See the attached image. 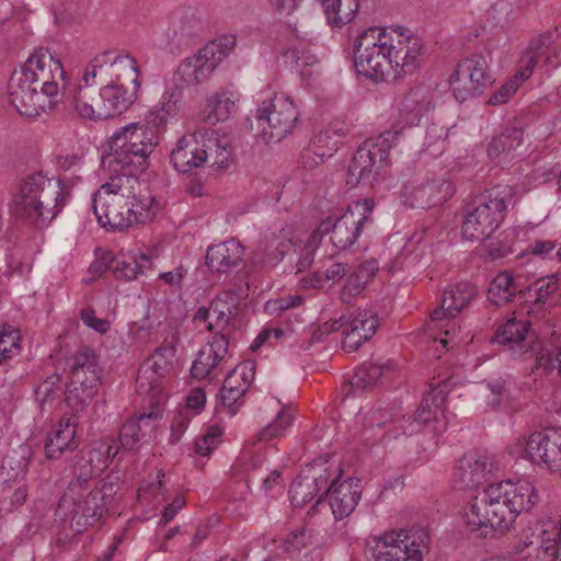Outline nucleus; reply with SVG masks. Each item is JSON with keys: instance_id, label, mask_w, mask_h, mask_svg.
I'll list each match as a JSON object with an SVG mask.
<instances>
[{"instance_id": "nucleus-60", "label": "nucleus", "mask_w": 561, "mask_h": 561, "mask_svg": "<svg viewBox=\"0 0 561 561\" xmlns=\"http://www.w3.org/2000/svg\"><path fill=\"white\" fill-rule=\"evenodd\" d=\"M368 280L357 272L351 274L343 286L342 300L348 302L351 298L359 295Z\"/></svg>"}, {"instance_id": "nucleus-50", "label": "nucleus", "mask_w": 561, "mask_h": 561, "mask_svg": "<svg viewBox=\"0 0 561 561\" xmlns=\"http://www.w3.org/2000/svg\"><path fill=\"white\" fill-rule=\"evenodd\" d=\"M174 359L175 347L173 345H164L156 350L152 356L144 365H146L153 374L163 378L171 371Z\"/></svg>"}, {"instance_id": "nucleus-46", "label": "nucleus", "mask_w": 561, "mask_h": 561, "mask_svg": "<svg viewBox=\"0 0 561 561\" xmlns=\"http://www.w3.org/2000/svg\"><path fill=\"white\" fill-rule=\"evenodd\" d=\"M529 287H531V291L535 293L536 298L528 310V313L534 314V317L537 318L542 310H546L553 305L549 299L558 289L557 278L554 275H551L547 277V279H541Z\"/></svg>"}, {"instance_id": "nucleus-13", "label": "nucleus", "mask_w": 561, "mask_h": 561, "mask_svg": "<svg viewBox=\"0 0 561 561\" xmlns=\"http://www.w3.org/2000/svg\"><path fill=\"white\" fill-rule=\"evenodd\" d=\"M99 383L96 356L89 347H83L73 357L70 382L66 392L68 404L82 410L94 396Z\"/></svg>"}, {"instance_id": "nucleus-63", "label": "nucleus", "mask_w": 561, "mask_h": 561, "mask_svg": "<svg viewBox=\"0 0 561 561\" xmlns=\"http://www.w3.org/2000/svg\"><path fill=\"white\" fill-rule=\"evenodd\" d=\"M229 375L233 377L238 382L245 383L244 388L248 389L249 386L254 380L255 375V364L251 360L243 362L237 365Z\"/></svg>"}, {"instance_id": "nucleus-6", "label": "nucleus", "mask_w": 561, "mask_h": 561, "mask_svg": "<svg viewBox=\"0 0 561 561\" xmlns=\"http://www.w3.org/2000/svg\"><path fill=\"white\" fill-rule=\"evenodd\" d=\"M118 484L112 480L99 481L92 490H77L69 495L66 490L58 502V512L69 522L70 528L82 534L95 525L113 503Z\"/></svg>"}, {"instance_id": "nucleus-61", "label": "nucleus", "mask_w": 561, "mask_h": 561, "mask_svg": "<svg viewBox=\"0 0 561 561\" xmlns=\"http://www.w3.org/2000/svg\"><path fill=\"white\" fill-rule=\"evenodd\" d=\"M537 547V535L536 525L529 526L520 533L518 541L514 546L516 553L523 554L525 551L534 553V549Z\"/></svg>"}, {"instance_id": "nucleus-3", "label": "nucleus", "mask_w": 561, "mask_h": 561, "mask_svg": "<svg viewBox=\"0 0 561 561\" xmlns=\"http://www.w3.org/2000/svg\"><path fill=\"white\" fill-rule=\"evenodd\" d=\"M71 190L60 179L33 172L20 183L13 199L16 217L38 228L47 226L68 205Z\"/></svg>"}, {"instance_id": "nucleus-42", "label": "nucleus", "mask_w": 561, "mask_h": 561, "mask_svg": "<svg viewBox=\"0 0 561 561\" xmlns=\"http://www.w3.org/2000/svg\"><path fill=\"white\" fill-rule=\"evenodd\" d=\"M523 141V129L517 127L506 128L499 136L494 137L488 146V156L491 159H500L510 154Z\"/></svg>"}, {"instance_id": "nucleus-53", "label": "nucleus", "mask_w": 561, "mask_h": 561, "mask_svg": "<svg viewBox=\"0 0 561 561\" xmlns=\"http://www.w3.org/2000/svg\"><path fill=\"white\" fill-rule=\"evenodd\" d=\"M291 414L285 410L282 409L277 415L274 422L266 425L264 428H262L257 435L256 438L260 442H267L277 437H280L284 435L286 428L291 423Z\"/></svg>"}, {"instance_id": "nucleus-64", "label": "nucleus", "mask_w": 561, "mask_h": 561, "mask_svg": "<svg viewBox=\"0 0 561 561\" xmlns=\"http://www.w3.org/2000/svg\"><path fill=\"white\" fill-rule=\"evenodd\" d=\"M439 330L443 331V336L439 339V344L443 348H453L462 341V339L459 337L460 330L455 323L447 322L439 327Z\"/></svg>"}, {"instance_id": "nucleus-37", "label": "nucleus", "mask_w": 561, "mask_h": 561, "mask_svg": "<svg viewBox=\"0 0 561 561\" xmlns=\"http://www.w3.org/2000/svg\"><path fill=\"white\" fill-rule=\"evenodd\" d=\"M433 108L432 99L421 90H411L403 98L400 105V113L407 125H416L420 119Z\"/></svg>"}, {"instance_id": "nucleus-29", "label": "nucleus", "mask_w": 561, "mask_h": 561, "mask_svg": "<svg viewBox=\"0 0 561 561\" xmlns=\"http://www.w3.org/2000/svg\"><path fill=\"white\" fill-rule=\"evenodd\" d=\"M243 256V245L236 239H229L207 249L206 265L214 272L227 273L238 267Z\"/></svg>"}, {"instance_id": "nucleus-5", "label": "nucleus", "mask_w": 561, "mask_h": 561, "mask_svg": "<svg viewBox=\"0 0 561 561\" xmlns=\"http://www.w3.org/2000/svg\"><path fill=\"white\" fill-rule=\"evenodd\" d=\"M513 198L510 185H496L474 197L465 208L463 237L477 241L488 239L503 222Z\"/></svg>"}, {"instance_id": "nucleus-22", "label": "nucleus", "mask_w": 561, "mask_h": 561, "mask_svg": "<svg viewBox=\"0 0 561 561\" xmlns=\"http://www.w3.org/2000/svg\"><path fill=\"white\" fill-rule=\"evenodd\" d=\"M529 330V321L512 318L496 330L493 340L499 344L507 345L525 359L534 358L536 353L530 352L531 346L540 342L534 341V334Z\"/></svg>"}, {"instance_id": "nucleus-45", "label": "nucleus", "mask_w": 561, "mask_h": 561, "mask_svg": "<svg viewBox=\"0 0 561 561\" xmlns=\"http://www.w3.org/2000/svg\"><path fill=\"white\" fill-rule=\"evenodd\" d=\"M100 473L101 471L95 469L94 466L88 462L84 457L78 454L72 466L73 478L67 488V490H69L68 497L73 491L88 490L90 481L96 478Z\"/></svg>"}, {"instance_id": "nucleus-49", "label": "nucleus", "mask_w": 561, "mask_h": 561, "mask_svg": "<svg viewBox=\"0 0 561 561\" xmlns=\"http://www.w3.org/2000/svg\"><path fill=\"white\" fill-rule=\"evenodd\" d=\"M236 107L234 100L226 92L215 93L207 100L208 119L213 123L226 121Z\"/></svg>"}, {"instance_id": "nucleus-19", "label": "nucleus", "mask_w": 561, "mask_h": 561, "mask_svg": "<svg viewBox=\"0 0 561 561\" xmlns=\"http://www.w3.org/2000/svg\"><path fill=\"white\" fill-rule=\"evenodd\" d=\"M496 470L497 465L491 455L470 451L458 461L454 472V482L460 489H474L488 482Z\"/></svg>"}, {"instance_id": "nucleus-36", "label": "nucleus", "mask_w": 561, "mask_h": 561, "mask_svg": "<svg viewBox=\"0 0 561 561\" xmlns=\"http://www.w3.org/2000/svg\"><path fill=\"white\" fill-rule=\"evenodd\" d=\"M151 267L152 260L150 256L138 251H130L119 253L115 257L112 271L118 279L133 280Z\"/></svg>"}, {"instance_id": "nucleus-48", "label": "nucleus", "mask_w": 561, "mask_h": 561, "mask_svg": "<svg viewBox=\"0 0 561 561\" xmlns=\"http://www.w3.org/2000/svg\"><path fill=\"white\" fill-rule=\"evenodd\" d=\"M245 383L238 382L229 374L226 377L221 390L220 400L221 404L228 410V414L233 416L240 405L239 401L242 399L248 389L244 388Z\"/></svg>"}, {"instance_id": "nucleus-58", "label": "nucleus", "mask_w": 561, "mask_h": 561, "mask_svg": "<svg viewBox=\"0 0 561 561\" xmlns=\"http://www.w3.org/2000/svg\"><path fill=\"white\" fill-rule=\"evenodd\" d=\"M524 80H520L519 71L506 83L502 84L489 99V103L492 105H500L506 103L512 95L517 91L519 84Z\"/></svg>"}, {"instance_id": "nucleus-12", "label": "nucleus", "mask_w": 561, "mask_h": 561, "mask_svg": "<svg viewBox=\"0 0 561 561\" xmlns=\"http://www.w3.org/2000/svg\"><path fill=\"white\" fill-rule=\"evenodd\" d=\"M298 118L299 112L293 99L277 93L257 108L255 122L265 141L278 142L293 131Z\"/></svg>"}, {"instance_id": "nucleus-4", "label": "nucleus", "mask_w": 561, "mask_h": 561, "mask_svg": "<svg viewBox=\"0 0 561 561\" xmlns=\"http://www.w3.org/2000/svg\"><path fill=\"white\" fill-rule=\"evenodd\" d=\"M161 133L149 123H131L115 131L110 138L112 153L103 158L102 165L106 163L121 169H131L134 172H144L148 159L160 142Z\"/></svg>"}, {"instance_id": "nucleus-33", "label": "nucleus", "mask_w": 561, "mask_h": 561, "mask_svg": "<svg viewBox=\"0 0 561 561\" xmlns=\"http://www.w3.org/2000/svg\"><path fill=\"white\" fill-rule=\"evenodd\" d=\"M551 36L542 34L538 38L530 42L528 49L522 57V66L519 69L520 80H526L530 77L535 66L542 60L547 69L558 66L557 54L549 45Z\"/></svg>"}, {"instance_id": "nucleus-43", "label": "nucleus", "mask_w": 561, "mask_h": 561, "mask_svg": "<svg viewBox=\"0 0 561 561\" xmlns=\"http://www.w3.org/2000/svg\"><path fill=\"white\" fill-rule=\"evenodd\" d=\"M117 450L118 448L110 439H98L92 442L80 455L102 472L108 466L110 460L115 457Z\"/></svg>"}, {"instance_id": "nucleus-27", "label": "nucleus", "mask_w": 561, "mask_h": 561, "mask_svg": "<svg viewBox=\"0 0 561 561\" xmlns=\"http://www.w3.org/2000/svg\"><path fill=\"white\" fill-rule=\"evenodd\" d=\"M202 131L183 135L170 153V162L179 172H188L194 168L204 167L206 156L202 150Z\"/></svg>"}, {"instance_id": "nucleus-16", "label": "nucleus", "mask_w": 561, "mask_h": 561, "mask_svg": "<svg viewBox=\"0 0 561 561\" xmlns=\"http://www.w3.org/2000/svg\"><path fill=\"white\" fill-rule=\"evenodd\" d=\"M39 90L22 69L14 70L9 81V101L21 115L38 116L56 106Z\"/></svg>"}, {"instance_id": "nucleus-8", "label": "nucleus", "mask_w": 561, "mask_h": 561, "mask_svg": "<svg viewBox=\"0 0 561 561\" xmlns=\"http://www.w3.org/2000/svg\"><path fill=\"white\" fill-rule=\"evenodd\" d=\"M234 46L236 37L232 35H224L208 42L180 62L175 77L187 89L205 84Z\"/></svg>"}, {"instance_id": "nucleus-54", "label": "nucleus", "mask_w": 561, "mask_h": 561, "mask_svg": "<svg viewBox=\"0 0 561 561\" xmlns=\"http://www.w3.org/2000/svg\"><path fill=\"white\" fill-rule=\"evenodd\" d=\"M507 394L506 382L503 379L488 382L481 391L483 401L492 408L499 407Z\"/></svg>"}, {"instance_id": "nucleus-52", "label": "nucleus", "mask_w": 561, "mask_h": 561, "mask_svg": "<svg viewBox=\"0 0 561 561\" xmlns=\"http://www.w3.org/2000/svg\"><path fill=\"white\" fill-rule=\"evenodd\" d=\"M209 309L211 320L208 322V325L206 327L207 330H224L229 323L231 316L233 314V310L231 309L229 302L227 300H224L222 297H216L211 301Z\"/></svg>"}, {"instance_id": "nucleus-30", "label": "nucleus", "mask_w": 561, "mask_h": 561, "mask_svg": "<svg viewBox=\"0 0 561 561\" xmlns=\"http://www.w3.org/2000/svg\"><path fill=\"white\" fill-rule=\"evenodd\" d=\"M159 419L160 414L158 411L142 413L138 416L128 419L122 425L118 436L122 448L126 450L136 449L144 438L153 433Z\"/></svg>"}, {"instance_id": "nucleus-34", "label": "nucleus", "mask_w": 561, "mask_h": 561, "mask_svg": "<svg viewBox=\"0 0 561 561\" xmlns=\"http://www.w3.org/2000/svg\"><path fill=\"white\" fill-rule=\"evenodd\" d=\"M202 150L204 151V165L213 169H226L231 160L230 140L226 136H219L218 133L202 131ZM203 157V153H202Z\"/></svg>"}, {"instance_id": "nucleus-20", "label": "nucleus", "mask_w": 561, "mask_h": 561, "mask_svg": "<svg viewBox=\"0 0 561 561\" xmlns=\"http://www.w3.org/2000/svg\"><path fill=\"white\" fill-rule=\"evenodd\" d=\"M375 561H422L420 545L411 540L404 530L388 533L371 548Z\"/></svg>"}, {"instance_id": "nucleus-44", "label": "nucleus", "mask_w": 561, "mask_h": 561, "mask_svg": "<svg viewBox=\"0 0 561 561\" xmlns=\"http://www.w3.org/2000/svg\"><path fill=\"white\" fill-rule=\"evenodd\" d=\"M327 484L324 477L295 480L289 489V496L291 504L296 507H301L306 503L313 500L316 493Z\"/></svg>"}, {"instance_id": "nucleus-26", "label": "nucleus", "mask_w": 561, "mask_h": 561, "mask_svg": "<svg viewBox=\"0 0 561 561\" xmlns=\"http://www.w3.org/2000/svg\"><path fill=\"white\" fill-rule=\"evenodd\" d=\"M455 193L450 181H432L417 186H405L404 195L411 207L430 208L449 199Z\"/></svg>"}, {"instance_id": "nucleus-57", "label": "nucleus", "mask_w": 561, "mask_h": 561, "mask_svg": "<svg viewBox=\"0 0 561 561\" xmlns=\"http://www.w3.org/2000/svg\"><path fill=\"white\" fill-rule=\"evenodd\" d=\"M222 430L218 425L208 427L207 433L195 442V450L201 456H209L220 444Z\"/></svg>"}, {"instance_id": "nucleus-59", "label": "nucleus", "mask_w": 561, "mask_h": 561, "mask_svg": "<svg viewBox=\"0 0 561 561\" xmlns=\"http://www.w3.org/2000/svg\"><path fill=\"white\" fill-rule=\"evenodd\" d=\"M161 377L153 374L146 365H141L136 378L137 391L141 394L154 391L159 387Z\"/></svg>"}, {"instance_id": "nucleus-7", "label": "nucleus", "mask_w": 561, "mask_h": 561, "mask_svg": "<svg viewBox=\"0 0 561 561\" xmlns=\"http://www.w3.org/2000/svg\"><path fill=\"white\" fill-rule=\"evenodd\" d=\"M153 198H126L116 194H93L92 208L99 224L112 230H122L150 220Z\"/></svg>"}, {"instance_id": "nucleus-23", "label": "nucleus", "mask_w": 561, "mask_h": 561, "mask_svg": "<svg viewBox=\"0 0 561 561\" xmlns=\"http://www.w3.org/2000/svg\"><path fill=\"white\" fill-rule=\"evenodd\" d=\"M537 547L533 552L523 554L516 561H543L560 551L561 547V516L559 520L545 517L535 523Z\"/></svg>"}, {"instance_id": "nucleus-51", "label": "nucleus", "mask_w": 561, "mask_h": 561, "mask_svg": "<svg viewBox=\"0 0 561 561\" xmlns=\"http://www.w3.org/2000/svg\"><path fill=\"white\" fill-rule=\"evenodd\" d=\"M389 366L387 364H378V363H365L356 370L353 379L352 386L358 389H367L373 387L378 382L381 378L385 369Z\"/></svg>"}, {"instance_id": "nucleus-24", "label": "nucleus", "mask_w": 561, "mask_h": 561, "mask_svg": "<svg viewBox=\"0 0 561 561\" xmlns=\"http://www.w3.org/2000/svg\"><path fill=\"white\" fill-rule=\"evenodd\" d=\"M360 481L356 478H348L340 481L336 477L325 493L329 494V503L336 519L347 517L357 506L362 496Z\"/></svg>"}, {"instance_id": "nucleus-35", "label": "nucleus", "mask_w": 561, "mask_h": 561, "mask_svg": "<svg viewBox=\"0 0 561 561\" xmlns=\"http://www.w3.org/2000/svg\"><path fill=\"white\" fill-rule=\"evenodd\" d=\"M77 446L76 424L70 419H64L47 437L45 454L48 459H58L65 451L75 450Z\"/></svg>"}, {"instance_id": "nucleus-47", "label": "nucleus", "mask_w": 561, "mask_h": 561, "mask_svg": "<svg viewBox=\"0 0 561 561\" xmlns=\"http://www.w3.org/2000/svg\"><path fill=\"white\" fill-rule=\"evenodd\" d=\"M436 396L430 392L425 396L416 410L413 417H409L404 422L408 425H402L404 435H412L421 431L423 425H426L432 419L435 417L436 412L432 410V404L435 402Z\"/></svg>"}, {"instance_id": "nucleus-21", "label": "nucleus", "mask_w": 561, "mask_h": 561, "mask_svg": "<svg viewBox=\"0 0 561 561\" xmlns=\"http://www.w3.org/2000/svg\"><path fill=\"white\" fill-rule=\"evenodd\" d=\"M345 323L342 347L346 352H355L363 343L373 337L379 325V320L376 312L367 309H357L346 316Z\"/></svg>"}, {"instance_id": "nucleus-40", "label": "nucleus", "mask_w": 561, "mask_h": 561, "mask_svg": "<svg viewBox=\"0 0 561 561\" xmlns=\"http://www.w3.org/2000/svg\"><path fill=\"white\" fill-rule=\"evenodd\" d=\"M535 355V369L542 373H551L554 369L561 375V335L554 336L551 346L535 343L530 350Z\"/></svg>"}, {"instance_id": "nucleus-17", "label": "nucleus", "mask_w": 561, "mask_h": 561, "mask_svg": "<svg viewBox=\"0 0 561 561\" xmlns=\"http://www.w3.org/2000/svg\"><path fill=\"white\" fill-rule=\"evenodd\" d=\"M382 141L366 140L356 150L347 169L346 183L350 187L359 184H371L388 158V151Z\"/></svg>"}, {"instance_id": "nucleus-41", "label": "nucleus", "mask_w": 561, "mask_h": 561, "mask_svg": "<svg viewBox=\"0 0 561 561\" xmlns=\"http://www.w3.org/2000/svg\"><path fill=\"white\" fill-rule=\"evenodd\" d=\"M201 27L202 23L194 14H175L170 21L165 35L171 43L181 44L186 38L195 35Z\"/></svg>"}, {"instance_id": "nucleus-14", "label": "nucleus", "mask_w": 561, "mask_h": 561, "mask_svg": "<svg viewBox=\"0 0 561 561\" xmlns=\"http://www.w3.org/2000/svg\"><path fill=\"white\" fill-rule=\"evenodd\" d=\"M490 83L488 62L481 55L460 60L449 78L453 95L460 103L482 94Z\"/></svg>"}, {"instance_id": "nucleus-55", "label": "nucleus", "mask_w": 561, "mask_h": 561, "mask_svg": "<svg viewBox=\"0 0 561 561\" xmlns=\"http://www.w3.org/2000/svg\"><path fill=\"white\" fill-rule=\"evenodd\" d=\"M321 240L314 231L308 237L305 245L301 248L299 257L295 264L297 273L304 272L309 268L313 261L317 249L319 248Z\"/></svg>"}, {"instance_id": "nucleus-62", "label": "nucleus", "mask_w": 561, "mask_h": 561, "mask_svg": "<svg viewBox=\"0 0 561 561\" xmlns=\"http://www.w3.org/2000/svg\"><path fill=\"white\" fill-rule=\"evenodd\" d=\"M190 421L191 413L187 410H181L174 415L171 423V443L175 444L181 439L182 435L184 434L190 424Z\"/></svg>"}, {"instance_id": "nucleus-15", "label": "nucleus", "mask_w": 561, "mask_h": 561, "mask_svg": "<svg viewBox=\"0 0 561 561\" xmlns=\"http://www.w3.org/2000/svg\"><path fill=\"white\" fill-rule=\"evenodd\" d=\"M21 69L36 83L44 96L54 101L55 105L58 104L59 84L65 81V70L58 58L47 48H39L27 58Z\"/></svg>"}, {"instance_id": "nucleus-56", "label": "nucleus", "mask_w": 561, "mask_h": 561, "mask_svg": "<svg viewBox=\"0 0 561 561\" xmlns=\"http://www.w3.org/2000/svg\"><path fill=\"white\" fill-rule=\"evenodd\" d=\"M265 461V457L261 453L243 451L233 465V470L236 473L250 474L260 470Z\"/></svg>"}, {"instance_id": "nucleus-18", "label": "nucleus", "mask_w": 561, "mask_h": 561, "mask_svg": "<svg viewBox=\"0 0 561 561\" xmlns=\"http://www.w3.org/2000/svg\"><path fill=\"white\" fill-rule=\"evenodd\" d=\"M528 459L550 471H561V430L547 427L533 433L526 442Z\"/></svg>"}, {"instance_id": "nucleus-2", "label": "nucleus", "mask_w": 561, "mask_h": 561, "mask_svg": "<svg viewBox=\"0 0 561 561\" xmlns=\"http://www.w3.org/2000/svg\"><path fill=\"white\" fill-rule=\"evenodd\" d=\"M539 502V494L528 481H502L490 484L472 496L463 511L466 527L486 537L495 530L508 531L518 515L530 511Z\"/></svg>"}, {"instance_id": "nucleus-1", "label": "nucleus", "mask_w": 561, "mask_h": 561, "mask_svg": "<svg viewBox=\"0 0 561 561\" xmlns=\"http://www.w3.org/2000/svg\"><path fill=\"white\" fill-rule=\"evenodd\" d=\"M422 49L417 37L369 27L354 41V68L357 75L373 81L397 82L416 70Z\"/></svg>"}, {"instance_id": "nucleus-25", "label": "nucleus", "mask_w": 561, "mask_h": 561, "mask_svg": "<svg viewBox=\"0 0 561 561\" xmlns=\"http://www.w3.org/2000/svg\"><path fill=\"white\" fill-rule=\"evenodd\" d=\"M477 294L474 284L467 280L456 283L443 293L440 307L431 313L432 322L455 318L476 298Z\"/></svg>"}, {"instance_id": "nucleus-31", "label": "nucleus", "mask_w": 561, "mask_h": 561, "mask_svg": "<svg viewBox=\"0 0 561 561\" xmlns=\"http://www.w3.org/2000/svg\"><path fill=\"white\" fill-rule=\"evenodd\" d=\"M228 339L221 334H215L205 345L194 360L191 374L194 378H206L225 359L228 353Z\"/></svg>"}, {"instance_id": "nucleus-32", "label": "nucleus", "mask_w": 561, "mask_h": 561, "mask_svg": "<svg viewBox=\"0 0 561 561\" xmlns=\"http://www.w3.org/2000/svg\"><path fill=\"white\" fill-rule=\"evenodd\" d=\"M489 300L495 306L513 301L515 297L527 300L531 297V287H526L520 277H514L508 272L499 273L489 286Z\"/></svg>"}, {"instance_id": "nucleus-10", "label": "nucleus", "mask_w": 561, "mask_h": 561, "mask_svg": "<svg viewBox=\"0 0 561 561\" xmlns=\"http://www.w3.org/2000/svg\"><path fill=\"white\" fill-rule=\"evenodd\" d=\"M374 207L375 203L370 198L356 201L340 217L323 219L313 231L320 240L330 233L332 244L340 250L351 249L370 219Z\"/></svg>"}, {"instance_id": "nucleus-11", "label": "nucleus", "mask_w": 561, "mask_h": 561, "mask_svg": "<svg viewBox=\"0 0 561 561\" xmlns=\"http://www.w3.org/2000/svg\"><path fill=\"white\" fill-rule=\"evenodd\" d=\"M99 78L101 83L107 85H122L124 90L135 91V96L140 87L139 68L137 61L130 55H115L105 51L96 56L85 68L83 75L84 83L95 81Z\"/></svg>"}, {"instance_id": "nucleus-28", "label": "nucleus", "mask_w": 561, "mask_h": 561, "mask_svg": "<svg viewBox=\"0 0 561 561\" xmlns=\"http://www.w3.org/2000/svg\"><path fill=\"white\" fill-rule=\"evenodd\" d=\"M108 170V179L103 183L94 193L98 194H116L119 197L126 198H146L147 196L140 195V182L137 173L131 169H121L119 167L106 165Z\"/></svg>"}, {"instance_id": "nucleus-38", "label": "nucleus", "mask_w": 561, "mask_h": 561, "mask_svg": "<svg viewBox=\"0 0 561 561\" xmlns=\"http://www.w3.org/2000/svg\"><path fill=\"white\" fill-rule=\"evenodd\" d=\"M181 100V88L173 87L172 89L167 90L160 100V107L149 112L147 123L159 129L161 133L168 119L178 113Z\"/></svg>"}, {"instance_id": "nucleus-39", "label": "nucleus", "mask_w": 561, "mask_h": 561, "mask_svg": "<svg viewBox=\"0 0 561 561\" xmlns=\"http://www.w3.org/2000/svg\"><path fill=\"white\" fill-rule=\"evenodd\" d=\"M358 7V0H322L328 24L337 28L354 20Z\"/></svg>"}, {"instance_id": "nucleus-9", "label": "nucleus", "mask_w": 561, "mask_h": 561, "mask_svg": "<svg viewBox=\"0 0 561 561\" xmlns=\"http://www.w3.org/2000/svg\"><path fill=\"white\" fill-rule=\"evenodd\" d=\"M90 82L84 87L78 85L70 103L77 114L89 119H106L121 114L135 101V91H127L122 85L101 88L99 93L90 89Z\"/></svg>"}]
</instances>
